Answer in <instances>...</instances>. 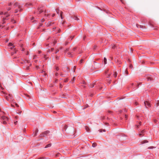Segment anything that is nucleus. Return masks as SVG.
I'll return each instance as SVG.
<instances>
[{"instance_id": "obj_63", "label": "nucleus", "mask_w": 159, "mask_h": 159, "mask_svg": "<svg viewBox=\"0 0 159 159\" xmlns=\"http://www.w3.org/2000/svg\"><path fill=\"white\" fill-rule=\"evenodd\" d=\"M43 158L42 157V158H40V159H43Z\"/></svg>"}, {"instance_id": "obj_13", "label": "nucleus", "mask_w": 159, "mask_h": 159, "mask_svg": "<svg viewBox=\"0 0 159 159\" xmlns=\"http://www.w3.org/2000/svg\"><path fill=\"white\" fill-rule=\"evenodd\" d=\"M51 146V144H49L46 146L45 147V148H47L48 147H49Z\"/></svg>"}, {"instance_id": "obj_59", "label": "nucleus", "mask_w": 159, "mask_h": 159, "mask_svg": "<svg viewBox=\"0 0 159 159\" xmlns=\"http://www.w3.org/2000/svg\"><path fill=\"white\" fill-rule=\"evenodd\" d=\"M136 105H137L138 104V103L137 102H135Z\"/></svg>"}, {"instance_id": "obj_28", "label": "nucleus", "mask_w": 159, "mask_h": 159, "mask_svg": "<svg viewBox=\"0 0 159 159\" xmlns=\"http://www.w3.org/2000/svg\"><path fill=\"white\" fill-rule=\"evenodd\" d=\"M126 74H127V75H128V71L127 70H125V72Z\"/></svg>"}, {"instance_id": "obj_37", "label": "nucleus", "mask_w": 159, "mask_h": 159, "mask_svg": "<svg viewBox=\"0 0 159 159\" xmlns=\"http://www.w3.org/2000/svg\"><path fill=\"white\" fill-rule=\"evenodd\" d=\"M44 19H42V20H41V21L42 22H44Z\"/></svg>"}, {"instance_id": "obj_55", "label": "nucleus", "mask_w": 159, "mask_h": 159, "mask_svg": "<svg viewBox=\"0 0 159 159\" xmlns=\"http://www.w3.org/2000/svg\"><path fill=\"white\" fill-rule=\"evenodd\" d=\"M3 14V12H1V13L0 14H1V15H2V14Z\"/></svg>"}, {"instance_id": "obj_53", "label": "nucleus", "mask_w": 159, "mask_h": 159, "mask_svg": "<svg viewBox=\"0 0 159 159\" xmlns=\"http://www.w3.org/2000/svg\"><path fill=\"white\" fill-rule=\"evenodd\" d=\"M105 125H108V123H105Z\"/></svg>"}, {"instance_id": "obj_29", "label": "nucleus", "mask_w": 159, "mask_h": 159, "mask_svg": "<svg viewBox=\"0 0 159 159\" xmlns=\"http://www.w3.org/2000/svg\"><path fill=\"white\" fill-rule=\"evenodd\" d=\"M57 43V41H55L53 42V44H54V45Z\"/></svg>"}, {"instance_id": "obj_5", "label": "nucleus", "mask_w": 159, "mask_h": 159, "mask_svg": "<svg viewBox=\"0 0 159 159\" xmlns=\"http://www.w3.org/2000/svg\"><path fill=\"white\" fill-rule=\"evenodd\" d=\"M48 133H49L48 131H46L45 132H44V133H42V134H41L40 135V136L41 137L44 136V134H46Z\"/></svg>"}, {"instance_id": "obj_15", "label": "nucleus", "mask_w": 159, "mask_h": 159, "mask_svg": "<svg viewBox=\"0 0 159 159\" xmlns=\"http://www.w3.org/2000/svg\"><path fill=\"white\" fill-rule=\"evenodd\" d=\"M8 97H9V99H11L12 98V95H11L10 94H9Z\"/></svg>"}, {"instance_id": "obj_31", "label": "nucleus", "mask_w": 159, "mask_h": 159, "mask_svg": "<svg viewBox=\"0 0 159 159\" xmlns=\"http://www.w3.org/2000/svg\"><path fill=\"white\" fill-rule=\"evenodd\" d=\"M59 50H58V49H57L56 50V52H55V53H57L58 52H59Z\"/></svg>"}, {"instance_id": "obj_38", "label": "nucleus", "mask_w": 159, "mask_h": 159, "mask_svg": "<svg viewBox=\"0 0 159 159\" xmlns=\"http://www.w3.org/2000/svg\"><path fill=\"white\" fill-rule=\"evenodd\" d=\"M75 80V77H73L72 80V81H74V80Z\"/></svg>"}, {"instance_id": "obj_56", "label": "nucleus", "mask_w": 159, "mask_h": 159, "mask_svg": "<svg viewBox=\"0 0 159 159\" xmlns=\"http://www.w3.org/2000/svg\"><path fill=\"white\" fill-rule=\"evenodd\" d=\"M11 5V3H10L9 4V5Z\"/></svg>"}, {"instance_id": "obj_1", "label": "nucleus", "mask_w": 159, "mask_h": 159, "mask_svg": "<svg viewBox=\"0 0 159 159\" xmlns=\"http://www.w3.org/2000/svg\"><path fill=\"white\" fill-rule=\"evenodd\" d=\"M2 119L3 120V123L4 124H7L6 120H9L8 118L6 117L5 116H2Z\"/></svg>"}, {"instance_id": "obj_33", "label": "nucleus", "mask_w": 159, "mask_h": 159, "mask_svg": "<svg viewBox=\"0 0 159 159\" xmlns=\"http://www.w3.org/2000/svg\"><path fill=\"white\" fill-rule=\"evenodd\" d=\"M17 122V121H16V122H14V123L15 125H16Z\"/></svg>"}, {"instance_id": "obj_19", "label": "nucleus", "mask_w": 159, "mask_h": 159, "mask_svg": "<svg viewBox=\"0 0 159 159\" xmlns=\"http://www.w3.org/2000/svg\"><path fill=\"white\" fill-rule=\"evenodd\" d=\"M102 131H103L104 132H105V131H106L105 129L102 130V129H100L99 130V131L100 132H102Z\"/></svg>"}, {"instance_id": "obj_9", "label": "nucleus", "mask_w": 159, "mask_h": 159, "mask_svg": "<svg viewBox=\"0 0 159 159\" xmlns=\"http://www.w3.org/2000/svg\"><path fill=\"white\" fill-rule=\"evenodd\" d=\"M38 132V129H36L35 130V132L34 134V136H35L37 135V133Z\"/></svg>"}, {"instance_id": "obj_7", "label": "nucleus", "mask_w": 159, "mask_h": 159, "mask_svg": "<svg viewBox=\"0 0 159 159\" xmlns=\"http://www.w3.org/2000/svg\"><path fill=\"white\" fill-rule=\"evenodd\" d=\"M53 24V23H52V22H48L47 25L48 26H50V25H52V24Z\"/></svg>"}, {"instance_id": "obj_10", "label": "nucleus", "mask_w": 159, "mask_h": 159, "mask_svg": "<svg viewBox=\"0 0 159 159\" xmlns=\"http://www.w3.org/2000/svg\"><path fill=\"white\" fill-rule=\"evenodd\" d=\"M107 59L105 57L104 58V64H106L107 63Z\"/></svg>"}, {"instance_id": "obj_11", "label": "nucleus", "mask_w": 159, "mask_h": 159, "mask_svg": "<svg viewBox=\"0 0 159 159\" xmlns=\"http://www.w3.org/2000/svg\"><path fill=\"white\" fill-rule=\"evenodd\" d=\"M62 12L61 11L60 13V15L61 16V19H63V17L62 16Z\"/></svg>"}, {"instance_id": "obj_4", "label": "nucleus", "mask_w": 159, "mask_h": 159, "mask_svg": "<svg viewBox=\"0 0 159 159\" xmlns=\"http://www.w3.org/2000/svg\"><path fill=\"white\" fill-rule=\"evenodd\" d=\"M148 80H151L152 79V78L150 76H148L147 77Z\"/></svg>"}, {"instance_id": "obj_51", "label": "nucleus", "mask_w": 159, "mask_h": 159, "mask_svg": "<svg viewBox=\"0 0 159 159\" xmlns=\"http://www.w3.org/2000/svg\"><path fill=\"white\" fill-rule=\"evenodd\" d=\"M115 46V45H114L112 47V48H114Z\"/></svg>"}, {"instance_id": "obj_64", "label": "nucleus", "mask_w": 159, "mask_h": 159, "mask_svg": "<svg viewBox=\"0 0 159 159\" xmlns=\"http://www.w3.org/2000/svg\"><path fill=\"white\" fill-rule=\"evenodd\" d=\"M9 16V15H8L6 17H8V16Z\"/></svg>"}, {"instance_id": "obj_42", "label": "nucleus", "mask_w": 159, "mask_h": 159, "mask_svg": "<svg viewBox=\"0 0 159 159\" xmlns=\"http://www.w3.org/2000/svg\"><path fill=\"white\" fill-rule=\"evenodd\" d=\"M55 14H53L52 15V17H54L55 16Z\"/></svg>"}, {"instance_id": "obj_49", "label": "nucleus", "mask_w": 159, "mask_h": 159, "mask_svg": "<svg viewBox=\"0 0 159 159\" xmlns=\"http://www.w3.org/2000/svg\"><path fill=\"white\" fill-rule=\"evenodd\" d=\"M85 38H86V36H84V40Z\"/></svg>"}, {"instance_id": "obj_62", "label": "nucleus", "mask_w": 159, "mask_h": 159, "mask_svg": "<svg viewBox=\"0 0 159 159\" xmlns=\"http://www.w3.org/2000/svg\"><path fill=\"white\" fill-rule=\"evenodd\" d=\"M67 80H65V82H67Z\"/></svg>"}, {"instance_id": "obj_50", "label": "nucleus", "mask_w": 159, "mask_h": 159, "mask_svg": "<svg viewBox=\"0 0 159 159\" xmlns=\"http://www.w3.org/2000/svg\"><path fill=\"white\" fill-rule=\"evenodd\" d=\"M96 46H94V49H95V48H96Z\"/></svg>"}, {"instance_id": "obj_26", "label": "nucleus", "mask_w": 159, "mask_h": 159, "mask_svg": "<svg viewBox=\"0 0 159 159\" xmlns=\"http://www.w3.org/2000/svg\"><path fill=\"white\" fill-rule=\"evenodd\" d=\"M6 99H7V100H9V97L8 96H7L6 97Z\"/></svg>"}, {"instance_id": "obj_22", "label": "nucleus", "mask_w": 159, "mask_h": 159, "mask_svg": "<svg viewBox=\"0 0 159 159\" xmlns=\"http://www.w3.org/2000/svg\"><path fill=\"white\" fill-rule=\"evenodd\" d=\"M11 22L13 23H16V21L15 20H11Z\"/></svg>"}, {"instance_id": "obj_39", "label": "nucleus", "mask_w": 159, "mask_h": 159, "mask_svg": "<svg viewBox=\"0 0 159 159\" xmlns=\"http://www.w3.org/2000/svg\"><path fill=\"white\" fill-rule=\"evenodd\" d=\"M154 121L155 123H156L157 122V120H154Z\"/></svg>"}, {"instance_id": "obj_3", "label": "nucleus", "mask_w": 159, "mask_h": 159, "mask_svg": "<svg viewBox=\"0 0 159 159\" xmlns=\"http://www.w3.org/2000/svg\"><path fill=\"white\" fill-rule=\"evenodd\" d=\"M14 7L15 8L16 7H18L20 9L19 10L20 11H21V9H20V5H19L17 3H15L14 5Z\"/></svg>"}, {"instance_id": "obj_21", "label": "nucleus", "mask_w": 159, "mask_h": 159, "mask_svg": "<svg viewBox=\"0 0 159 159\" xmlns=\"http://www.w3.org/2000/svg\"><path fill=\"white\" fill-rule=\"evenodd\" d=\"M156 105L157 107L159 106V101L158 100L157 101V103Z\"/></svg>"}, {"instance_id": "obj_17", "label": "nucleus", "mask_w": 159, "mask_h": 159, "mask_svg": "<svg viewBox=\"0 0 159 159\" xmlns=\"http://www.w3.org/2000/svg\"><path fill=\"white\" fill-rule=\"evenodd\" d=\"M67 126L66 125H65L64 126V129L66 131V129H67Z\"/></svg>"}, {"instance_id": "obj_61", "label": "nucleus", "mask_w": 159, "mask_h": 159, "mask_svg": "<svg viewBox=\"0 0 159 159\" xmlns=\"http://www.w3.org/2000/svg\"><path fill=\"white\" fill-rule=\"evenodd\" d=\"M142 135V134H139V135L140 136H141V135Z\"/></svg>"}, {"instance_id": "obj_30", "label": "nucleus", "mask_w": 159, "mask_h": 159, "mask_svg": "<svg viewBox=\"0 0 159 159\" xmlns=\"http://www.w3.org/2000/svg\"><path fill=\"white\" fill-rule=\"evenodd\" d=\"M129 67L130 68H133V66L132 65H130L129 66Z\"/></svg>"}, {"instance_id": "obj_12", "label": "nucleus", "mask_w": 159, "mask_h": 159, "mask_svg": "<svg viewBox=\"0 0 159 159\" xmlns=\"http://www.w3.org/2000/svg\"><path fill=\"white\" fill-rule=\"evenodd\" d=\"M94 86V84H90L89 85V86L91 88H93Z\"/></svg>"}, {"instance_id": "obj_25", "label": "nucleus", "mask_w": 159, "mask_h": 159, "mask_svg": "<svg viewBox=\"0 0 159 159\" xmlns=\"http://www.w3.org/2000/svg\"><path fill=\"white\" fill-rule=\"evenodd\" d=\"M13 45V44H12L11 43H10L9 44V46H12Z\"/></svg>"}, {"instance_id": "obj_32", "label": "nucleus", "mask_w": 159, "mask_h": 159, "mask_svg": "<svg viewBox=\"0 0 159 159\" xmlns=\"http://www.w3.org/2000/svg\"><path fill=\"white\" fill-rule=\"evenodd\" d=\"M83 59H81L80 60V63H82V62H83Z\"/></svg>"}, {"instance_id": "obj_54", "label": "nucleus", "mask_w": 159, "mask_h": 159, "mask_svg": "<svg viewBox=\"0 0 159 159\" xmlns=\"http://www.w3.org/2000/svg\"><path fill=\"white\" fill-rule=\"evenodd\" d=\"M131 51L132 52L133 51V49L132 48L130 49Z\"/></svg>"}, {"instance_id": "obj_44", "label": "nucleus", "mask_w": 159, "mask_h": 159, "mask_svg": "<svg viewBox=\"0 0 159 159\" xmlns=\"http://www.w3.org/2000/svg\"><path fill=\"white\" fill-rule=\"evenodd\" d=\"M18 12V10H17V9L16 10H15V13H16V12Z\"/></svg>"}, {"instance_id": "obj_35", "label": "nucleus", "mask_w": 159, "mask_h": 159, "mask_svg": "<svg viewBox=\"0 0 159 159\" xmlns=\"http://www.w3.org/2000/svg\"><path fill=\"white\" fill-rule=\"evenodd\" d=\"M36 57V55H34V59H35V58Z\"/></svg>"}, {"instance_id": "obj_46", "label": "nucleus", "mask_w": 159, "mask_h": 159, "mask_svg": "<svg viewBox=\"0 0 159 159\" xmlns=\"http://www.w3.org/2000/svg\"><path fill=\"white\" fill-rule=\"evenodd\" d=\"M152 148V147H149V148H149V149H151V148Z\"/></svg>"}, {"instance_id": "obj_41", "label": "nucleus", "mask_w": 159, "mask_h": 159, "mask_svg": "<svg viewBox=\"0 0 159 159\" xmlns=\"http://www.w3.org/2000/svg\"><path fill=\"white\" fill-rule=\"evenodd\" d=\"M26 69H27V70H29V66H27V67H26Z\"/></svg>"}, {"instance_id": "obj_34", "label": "nucleus", "mask_w": 159, "mask_h": 159, "mask_svg": "<svg viewBox=\"0 0 159 159\" xmlns=\"http://www.w3.org/2000/svg\"><path fill=\"white\" fill-rule=\"evenodd\" d=\"M15 105L17 107H19V105L17 104V103H15Z\"/></svg>"}, {"instance_id": "obj_24", "label": "nucleus", "mask_w": 159, "mask_h": 159, "mask_svg": "<svg viewBox=\"0 0 159 159\" xmlns=\"http://www.w3.org/2000/svg\"><path fill=\"white\" fill-rule=\"evenodd\" d=\"M76 20H79L78 18H77V17L75 16L74 18Z\"/></svg>"}, {"instance_id": "obj_43", "label": "nucleus", "mask_w": 159, "mask_h": 159, "mask_svg": "<svg viewBox=\"0 0 159 159\" xmlns=\"http://www.w3.org/2000/svg\"><path fill=\"white\" fill-rule=\"evenodd\" d=\"M58 75V73H56V74H55V75H56V76H57V75Z\"/></svg>"}, {"instance_id": "obj_57", "label": "nucleus", "mask_w": 159, "mask_h": 159, "mask_svg": "<svg viewBox=\"0 0 159 159\" xmlns=\"http://www.w3.org/2000/svg\"><path fill=\"white\" fill-rule=\"evenodd\" d=\"M41 52L40 51H39V53H40Z\"/></svg>"}, {"instance_id": "obj_23", "label": "nucleus", "mask_w": 159, "mask_h": 159, "mask_svg": "<svg viewBox=\"0 0 159 159\" xmlns=\"http://www.w3.org/2000/svg\"><path fill=\"white\" fill-rule=\"evenodd\" d=\"M55 69L57 70H59V68H58V67H57V66H56L55 67Z\"/></svg>"}, {"instance_id": "obj_40", "label": "nucleus", "mask_w": 159, "mask_h": 159, "mask_svg": "<svg viewBox=\"0 0 159 159\" xmlns=\"http://www.w3.org/2000/svg\"><path fill=\"white\" fill-rule=\"evenodd\" d=\"M54 50V48H52L51 49V51H53Z\"/></svg>"}, {"instance_id": "obj_60", "label": "nucleus", "mask_w": 159, "mask_h": 159, "mask_svg": "<svg viewBox=\"0 0 159 159\" xmlns=\"http://www.w3.org/2000/svg\"><path fill=\"white\" fill-rule=\"evenodd\" d=\"M27 95V97H29V98L30 96H29V95Z\"/></svg>"}, {"instance_id": "obj_36", "label": "nucleus", "mask_w": 159, "mask_h": 159, "mask_svg": "<svg viewBox=\"0 0 159 159\" xmlns=\"http://www.w3.org/2000/svg\"><path fill=\"white\" fill-rule=\"evenodd\" d=\"M74 70H73L74 72L75 71V69L76 68V67L75 66H74Z\"/></svg>"}, {"instance_id": "obj_6", "label": "nucleus", "mask_w": 159, "mask_h": 159, "mask_svg": "<svg viewBox=\"0 0 159 159\" xmlns=\"http://www.w3.org/2000/svg\"><path fill=\"white\" fill-rule=\"evenodd\" d=\"M85 129L86 130L87 132H89V131L90 129L87 126H86L85 127Z\"/></svg>"}, {"instance_id": "obj_18", "label": "nucleus", "mask_w": 159, "mask_h": 159, "mask_svg": "<svg viewBox=\"0 0 159 159\" xmlns=\"http://www.w3.org/2000/svg\"><path fill=\"white\" fill-rule=\"evenodd\" d=\"M7 20L6 17L3 18V23H5V22L4 21V20Z\"/></svg>"}, {"instance_id": "obj_27", "label": "nucleus", "mask_w": 159, "mask_h": 159, "mask_svg": "<svg viewBox=\"0 0 159 159\" xmlns=\"http://www.w3.org/2000/svg\"><path fill=\"white\" fill-rule=\"evenodd\" d=\"M39 10V12L40 13H42L43 11L42 10V9Z\"/></svg>"}, {"instance_id": "obj_20", "label": "nucleus", "mask_w": 159, "mask_h": 159, "mask_svg": "<svg viewBox=\"0 0 159 159\" xmlns=\"http://www.w3.org/2000/svg\"><path fill=\"white\" fill-rule=\"evenodd\" d=\"M141 125V122H140L139 123V125H136V126L137 127V128H138L139 126L140 125Z\"/></svg>"}, {"instance_id": "obj_2", "label": "nucleus", "mask_w": 159, "mask_h": 159, "mask_svg": "<svg viewBox=\"0 0 159 159\" xmlns=\"http://www.w3.org/2000/svg\"><path fill=\"white\" fill-rule=\"evenodd\" d=\"M144 104L146 108H148V107H151L150 103L148 101H145L144 102Z\"/></svg>"}, {"instance_id": "obj_45", "label": "nucleus", "mask_w": 159, "mask_h": 159, "mask_svg": "<svg viewBox=\"0 0 159 159\" xmlns=\"http://www.w3.org/2000/svg\"><path fill=\"white\" fill-rule=\"evenodd\" d=\"M11 9V8H8L7 9V10L9 11Z\"/></svg>"}, {"instance_id": "obj_16", "label": "nucleus", "mask_w": 159, "mask_h": 159, "mask_svg": "<svg viewBox=\"0 0 159 159\" xmlns=\"http://www.w3.org/2000/svg\"><path fill=\"white\" fill-rule=\"evenodd\" d=\"M117 75V73L116 72H115L114 73V74H113L114 76L115 77H116Z\"/></svg>"}, {"instance_id": "obj_48", "label": "nucleus", "mask_w": 159, "mask_h": 159, "mask_svg": "<svg viewBox=\"0 0 159 159\" xmlns=\"http://www.w3.org/2000/svg\"><path fill=\"white\" fill-rule=\"evenodd\" d=\"M125 118H127V116L126 115H125Z\"/></svg>"}, {"instance_id": "obj_14", "label": "nucleus", "mask_w": 159, "mask_h": 159, "mask_svg": "<svg viewBox=\"0 0 159 159\" xmlns=\"http://www.w3.org/2000/svg\"><path fill=\"white\" fill-rule=\"evenodd\" d=\"M148 142L147 140H144L143 141H142V143L143 144V143H147Z\"/></svg>"}, {"instance_id": "obj_58", "label": "nucleus", "mask_w": 159, "mask_h": 159, "mask_svg": "<svg viewBox=\"0 0 159 159\" xmlns=\"http://www.w3.org/2000/svg\"><path fill=\"white\" fill-rule=\"evenodd\" d=\"M15 118L17 119L18 118V117L17 116H16Z\"/></svg>"}, {"instance_id": "obj_52", "label": "nucleus", "mask_w": 159, "mask_h": 159, "mask_svg": "<svg viewBox=\"0 0 159 159\" xmlns=\"http://www.w3.org/2000/svg\"><path fill=\"white\" fill-rule=\"evenodd\" d=\"M7 12H5L4 13V15H6L7 14Z\"/></svg>"}, {"instance_id": "obj_8", "label": "nucleus", "mask_w": 159, "mask_h": 159, "mask_svg": "<svg viewBox=\"0 0 159 159\" xmlns=\"http://www.w3.org/2000/svg\"><path fill=\"white\" fill-rule=\"evenodd\" d=\"M97 145V144L96 143H93L92 147H95Z\"/></svg>"}, {"instance_id": "obj_47", "label": "nucleus", "mask_w": 159, "mask_h": 159, "mask_svg": "<svg viewBox=\"0 0 159 159\" xmlns=\"http://www.w3.org/2000/svg\"><path fill=\"white\" fill-rule=\"evenodd\" d=\"M71 54V53L70 52H69L68 53V55H70Z\"/></svg>"}]
</instances>
